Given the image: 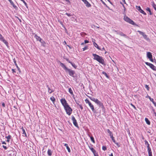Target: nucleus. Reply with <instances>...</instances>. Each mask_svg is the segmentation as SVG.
<instances>
[{
	"label": "nucleus",
	"instance_id": "1",
	"mask_svg": "<svg viewBox=\"0 0 156 156\" xmlns=\"http://www.w3.org/2000/svg\"><path fill=\"white\" fill-rule=\"evenodd\" d=\"M92 55L94 56L93 59L94 60H96L102 65H105V61L102 57L94 53L92 54Z\"/></svg>",
	"mask_w": 156,
	"mask_h": 156
},
{
	"label": "nucleus",
	"instance_id": "2",
	"mask_svg": "<svg viewBox=\"0 0 156 156\" xmlns=\"http://www.w3.org/2000/svg\"><path fill=\"white\" fill-rule=\"evenodd\" d=\"M60 66L62 67L63 69L65 70L66 72L68 71L69 73V75L73 77L74 74L75 73L74 71L71 69L68 68L63 63L60 62Z\"/></svg>",
	"mask_w": 156,
	"mask_h": 156
},
{
	"label": "nucleus",
	"instance_id": "3",
	"mask_svg": "<svg viewBox=\"0 0 156 156\" xmlns=\"http://www.w3.org/2000/svg\"><path fill=\"white\" fill-rule=\"evenodd\" d=\"M67 114L70 115L72 113L73 110L69 105L64 107Z\"/></svg>",
	"mask_w": 156,
	"mask_h": 156
},
{
	"label": "nucleus",
	"instance_id": "4",
	"mask_svg": "<svg viewBox=\"0 0 156 156\" xmlns=\"http://www.w3.org/2000/svg\"><path fill=\"white\" fill-rule=\"evenodd\" d=\"M85 101L86 103L88 104L89 106H90V108L91 109L92 112L94 113H96V111L94 108L93 105L91 104V103L87 99H86L85 100Z\"/></svg>",
	"mask_w": 156,
	"mask_h": 156
},
{
	"label": "nucleus",
	"instance_id": "5",
	"mask_svg": "<svg viewBox=\"0 0 156 156\" xmlns=\"http://www.w3.org/2000/svg\"><path fill=\"white\" fill-rule=\"evenodd\" d=\"M124 20L126 22L131 24L132 25L134 24V22L132 20L130 19L128 17L125 16H124Z\"/></svg>",
	"mask_w": 156,
	"mask_h": 156
},
{
	"label": "nucleus",
	"instance_id": "6",
	"mask_svg": "<svg viewBox=\"0 0 156 156\" xmlns=\"http://www.w3.org/2000/svg\"><path fill=\"white\" fill-rule=\"evenodd\" d=\"M137 32L139 33L141 35L143 36L144 39L146 40L147 41L149 40V39L147 37V36L145 34L144 32H143L140 30H138Z\"/></svg>",
	"mask_w": 156,
	"mask_h": 156
},
{
	"label": "nucleus",
	"instance_id": "7",
	"mask_svg": "<svg viewBox=\"0 0 156 156\" xmlns=\"http://www.w3.org/2000/svg\"><path fill=\"white\" fill-rule=\"evenodd\" d=\"M96 103L98 105L99 107H101L102 108L103 111H105V108L104 107L103 104L102 102H101L100 101L98 100V101H97V102H96Z\"/></svg>",
	"mask_w": 156,
	"mask_h": 156
},
{
	"label": "nucleus",
	"instance_id": "8",
	"mask_svg": "<svg viewBox=\"0 0 156 156\" xmlns=\"http://www.w3.org/2000/svg\"><path fill=\"white\" fill-rule=\"evenodd\" d=\"M60 101L64 107L68 105V104L67 103L66 100L64 98H62L60 100Z\"/></svg>",
	"mask_w": 156,
	"mask_h": 156
},
{
	"label": "nucleus",
	"instance_id": "9",
	"mask_svg": "<svg viewBox=\"0 0 156 156\" xmlns=\"http://www.w3.org/2000/svg\"><path fill=\"white\" fill-rule=\"evenodd\" d=\"M72 119L73 121V123L74 125L76 127H78V125L76 122V119L75 118L73 115L72 116Z\"/></svg>",
	"mask_w": 156,
	"mask_h": 156
},
{
	"label": "nucleus",
	"instance_id": "10",
	"mask_svg": "<svg viewBox=\"0 0 156 156\" xmlns=\"http://www.w3.org/2000/svg\"><path fill=\"white\" fill-rule=\"evenodd\" d=\"M81 0L84 2L87 7L89 8L91 6V4L87 0Z\"/></svg>",
	"mask_w": 156,
	"mask_h": 156
},
{
	"label": "nucleus",
	"instance_id": "11",
	"mask_svg": "<svg viewBox=\"0 0 156 156\" xmlns=\"http://www.w3.org/2000/svg\"><path fill=\"white\" fill-rule=\"evenodd\" d=\"M147 58L149 59L152 58V55L151 53L149 52H148L147 53Z\"/></svg>",
	"mask_w": 156,
	"mask_h": 156
},
{
	"label": "nucleus",
	"instance_id": "12",
	"mask_svg": "<svg viewBox=\"0 0 156 156\" xmlns=\"http://www.w3.org/2000/svg\"><path fill=\"white\" fill-rule=\"evenodd\" d=\"M119 34L121 36H123L126 38H128V37L126 35L124 34L123 32L120 31H119Z\"/></svg>",
	"mask_w": 156,
	"mask_h": 156
},
{
	"label": "nucleus",
	"instance_id": "13",
	"mask_svg": "<svg viewBox=\"0 0 156 156\" xmlns=\"http://www.w3.org/2000/svg\"><path fill=\"white\" fill-rule=\"evenodd\" d=\"M88 97L91 100L94 102L95 103H96V102H97L98 100L97 99H96L92 97H91L88 96Z\"/></svg>",
	"mask_w": 156,
	"mask_h": 156
},
{
	"label": "nucleus",
	"instance_id": "14",
	"mask_svg": "<svg viewBox=\"0 0 156 156\" xmlns=\"http://www.w3.org/2000/svg\"><path fill=\"white\" fill-rule=\"evenodd\" d=\"M21 129H22V131L23 132L22 134H23V136H25L26 137L27 136V135L26 133L25 132V129H24L23 127L22 126L21 128Z\"/></svg>",
	"mask_w": 156,
	"mask_h": 156
},
{
	"label": "nucleus",
	"instance_id": "15",
	"mask_svg": "<svg viewBox=\"0 0 156 156\" xmlns=\"http://www.w3.org/2000/svg\"><path fill=\"white\" fill-rule=\"evenodd\" d=\"M47 87H48V92L49 94H51L54 91L52 90H51L50 88V87L49 85H47Z\"/></svg>",
	"mask_w": 156,
	"mask_h": 156
},
{
	"label": "nucleus",
	"instance_id": "16",
	"mask_svg": "<svg viewBox=\"0 0 156 156\" xmlns=\"http://www.w3.org/2000/svg\"><path fill=\"white\" fill-rule=\"evenodd\" d=\"M8 1L10 2L11 4L13 6L14 8L16 9V8H17L16 6L14 5V3L12 0H9Z\"/></svg>",
	"mask_w": 156,
	"mask_h": 156
},
{
	"label": "nucleus",
	"instance_id": "17",
	"mask_svg": "<svg viewBox=\"0 0 156 156\" xmlns=\"http://www.w3.org/2000/svg\"><path fill=\"white\" fill-rule=\"evenodd\" d=\"M13 62L15 64V65L16 66V67L17 68L18 70H19V72H20L21 71L20 70V68L18 67L16 63V61L15 60V58L13 59Z\"/></svg>",
	"mask_w": 156,
	"mask_h": 156
},
{
	"label": "nucleus",
	"instance_id": "18",
	"mask_svg": "<svg viewBox=\"0 0 156 156\" xmlns=\"http://www.w3.org/2000/svg\"><path fill=\"white\" fill-rule=\"evenodd\" d=\"M34 37L36 38L37 41H39L40 42H41V41L42 40L41 38L40 37L38 36L36 34H35V35Z\"/></svg>",
	"mask_w": 156,
	"mask_h": 156
},
{
	"label": "nucleus",
	"instance_id": "19",
	"mask_svg": "<svg viewBox=\"0 0 156 156\" xmlns=\"http://www.w3.org/2000/svg\"><path fill=\"white\" fill-rule=\"evenodd\" d=\"M147 151L148 153V156H152V152L151 148L147 149Z\"/></svg>",
	"mask_w": 156,
	"mask_h": 156
},
{
	"label": "nucleus",
	"instance_id": "20",
	"mask_svg": "<svg viewBox=\"0 0 156 156\" xmlns=\"http://www.w3.org/2000/svg\"><path fill=\"white\" fill-rule=\"evenodd\" d=\"M64 145L66 146L69 152L70 153L71 152V150L69 147L68 145L67 144H65Z\"/></svg>",
	"mask_w": 156,
	"mask_h": 156
},
{
	"label": "nucleus",
	"instance_id": "21",
	"mask_svg": "<svg viewBox=\"0 0 156 156\" xmlns=\"http://www.w3.org/2000/svg\"><path fill=\"white\" fill-rule=\"evenodd\" d=\"M107 131L109 134L110 136H112H112H113L112 133L110 130L108 129L107 130Z\"/></svg>",
	"mask_w": 156,
	"mask_h": 156
},
{
	"label": "nucleus",
	"instance_id": "22",
	"mask_svg": "<svg viewBox=\"0 0 156 156\" xmlns=\"http://www.w3.org/2000/svg\"><path fill=\"white\" fill-rule=\"evenodd\" d=\"M90 149L91 150L93 154H95L96 152V151L94 150V149L92 147H89Z\"/></svg>",
	"mask_w": 156,
	"mask_h": 156
},
{
	"label": "nucleus",
	"instance_id": "23",
	"mask_svg": "<svg viewBox=\"0 0 156 156\" xmlns=\"http://www.w3.org/2000/svg\"><path fill=\"white\" fill-rule=\"evenodd\" d=\"M144 142H145V144L147 146V149H149V148H150V145H149V144L148 143V142H147V141L146 140H145L144 141Z\"/></svg>",
	"mask_w": 156,
	"mask_h": 156
},
{
	"label": "nucleus",
	"instance_id": "24",
	"mask_svg": "<svg viewBox=\"0 0 156 156\" xmlns=\"http://www.w3.org/2000/svg\"><path fill=\"white\" fill-rule=\"evenodd\" d=\"M47 154L49 156H51L52 154V151L50 149H48V151Z\"/></svg>",
	"mask_w": 156,
	"mask_h": 156
},
{
	"label": "nucleus",
	"instance_id": "25",
	"mask_svg": "<svg viewBox=\"0 0 156 156\" xmlns=\"http://www.w3.org/2000/svg\"><path fill=\"white\" fill-rule=\"evenodd\" d=\"M11 136L10 135H9L7 136H5V138L7 139V141L8 142H9L10 141V139L11 138Z\"/></svg>",
	"mask_w": 156,
	"mask_h": 156
},
{
	"label": "nucleus",
	"instance_id": "26",
	"mask_svg": "<svg viewBox=\"0 0 156 156\" xmlns=\"http://www.w3.org/2000/svg\"><path fill=\"white\" fill-rule=\"evenodd\" d=\"M154 71H156V67L153 65L151 64L150 67Z\"/></svg>",
	"mask_w": 156,
	"mask_h": 156
},
{
	"label": "nucleus",
	"instance_id": "27",
	"mask_svg": "<svg viewBox=\"0 0 156 156\" xmlns=\"http://www.w3.org/2000/svg\"><path fill=\"white\" fill-rule=\"evenodd\" d=\"M93 44L94 46L96 48L98 49L99 50H101V48L99 47L98 46V45L95 42H94L93 43Z\"/></svg>",
	"mask_w": 156,
	"mask_h": 156
},
{
	"label": "nucleus",
	"instance_id": "28",
	"mask_svg": "<svg viewBox=\"0 0 156 156\" xmlns=\"http://www.w3.org/2000/svg\"><path fill=\"white\" fill-rule=\"evenodd\" d=\"M145 120L148 125H150V122L147 118H145Z\"/></svg>",
	"mask_w": 156,
	"mask_h": 156
},
{
	"label": "nucleus",
	"instance_id": "29",
	"mask_svg": "<svg viewBox=\"0 0 156 156\" xmlns=\"http://www.w3.org/2000/svg\"><path fill=\"white\" fill-rule=\"evenodd\" d=\"M51 100L52 101L53 104H54V102L55 101V99L53 96H52L50 98Z\"/></svg>",
	"mask_w": 156,
	"mask_h": 156
},
{
	"label": "nucleus",
	"instance_id": "30",
	"mask_svg": "<svg viewBox=\"0 0 156 156\" xmlns=\"http://www.w3.org/2000/svg\"><path fill=\"white\" fill-rule=\"evenodd\" d=\"M88 136L90 137L91 140L94 143H95V141L94 137L92 136H90L89 134H88Z\"/></svg>",
	"mask_w": 156,
	"mask_h": 156
},
{
	"label": "nucleus",
	"instance_id": "31",
	"mask_svg": "<svg viewBox=\"0 0 156 156\" xmlns=\"http://www.w3.org/2000/svg\"><path fill=\"white\" fill-rule=\"evenodd\" d=\"M146 10H147V11L149 12V14L150 15H152V13L151 12V11L150 9L149 8L147 7L146 9Z\"/></svg>",
	"mask_w": 156,
	"mask_h": 156
},
{
	"label": "nucleus",
	"instance_id": "32",
	"mask_svg": "<svg viewBox=\"0 0 156 156\" xmlns=\"http://www.w3.org/2000/svg\"><path fill=\"white\" fill-rule=\"evenodd\" d=\"M69 92L72 95H73V90L71 88H69Z\"/></svg>",
	"mask_w": 156,
	"mask_h": 156
},
{
	"label": "nucleus",
	"instance_id": "33",
	"mask_svg": "<svg viewBox=\"0 0 156 156\" xmlns=\"http://www.w3.org/2000/svg\"><path fill=\"white\" fill-rule=\"evenodd\" d=\"M102 73V74H103L107 78H109V76L107 75V74L106 73V72H105L103 71Z\"/></svg>",
	"mask_w": 156,
	"mask_h": 156
},
{
	"label": "nucleus",
	"instance_id": "34",
	"mask_svg": "<svg viewBox=\"0 0 156 156\" xmlns=\"http://www.w3.org/2000/svg\"><path fill=\"white\" fill-rule=\"evenodd\" d=\"M72 66L75 69H76L77 66L75 65V64L72 62L70 63Z\"/></svg>",
	"mask_w": 156,
	"mask_h": 156
},
{
	"label": "nucleus",
	"instance_id": "35",
	"mask_svg": "<svg viewBox=\"0 0 156 156\" xmlns=\"http://www.w3.org/2000/svg\"><path fill=\"white\" fill-rule=\"evenodd\" d=\"M8 47V42L5 40H3V41H2Z\"/></svg>",
	"mask_w": 156,
	"mask_h": 156
},
{
	"label": "nucleus",
	"instance_id": "36",
	"mask_svg": "<svg viewBox=\"0 0 156 156\" xmlns=\"http://www.w3.org/2000/svg\"><path fill=\"white\" fill-rule=\"evenodd\" d=\"M136 9L138 10L139 11H140V10L141 9V7L140 6H136Z\"/></svg>",
	"mask_w": 156,
	"mask_h": 156
},
{
	"label": "nucleus",
	"instance_id": "37",
	"mask_svg": "<svg viewBox=\"0 0 156 156\" xmlns=\"http://www.w3.org/2000/svg\"><path fill=\"white\" fill-rule=\"evenodd\" d=\"M139 12L142 14H143L144 15H146V13L142 9H141Z\"/></svg>",
	"mask_w": 156,
	"mask_h": 156
},
{
	"label": "nucleus",
	"instance_id": "38",
	"mask_svg": "<svg viewBox=\"0 0 156 156\" xmlns=\"http://www.w3.org/2000/svg\"><path fill=\"white\" fill-rule=\"evenodd\" d=\"M152 5L156 11V5L154 3H153Z\"/></svg>",
	"mask_w": 156,
	"mask_h": 156
},
{
	"label": "nucleus",
	"instance_id": "39",
	"mask_svg": "<svg viewBox=\"0 0 156 156\" xmlns=\"http://www.w3.org/2000/svg\"><path fill=\"white\" fill-rule=\"evenodd\" d=\"M22 1L24 3V4L25 6L27 8H28V6H27V3H26V2L24 0H23V1Z\"/></svg>",
	"mask_w": 156,
	"mask_h": 156
},
{
	"label": "nucleus",
	"instance_id": "40",
	"mask_svg": "<svg viewBox=\"0 0 156 156\" xmlns=\"http://www.w3.org/2000/svg\"><path fill=\"white\" fill-rule=\"evenodd\" d=\"M0 40L1 41H3V40H4V37H2V35L0 34Z\"/></svg>",
	"mask_w": 156,
	"mask_h": 156
},
{
	"label": "nucleus",
	"instance_id": "41",
	"mask_svg": "<svg viewBox=\"0 0 156 156\" xmlns=\"http://www.w3.org/2000/svg\"><path fill=\"white\" fill-rule=\"evenodd\" d=\"M102 149L103 150L105 151L107 149V147L106 146H103L102 147Z\"/></svg>",
	"mask_w": 156,
	"mask_h": 156
},
{
	"label": "nucleus",
	"instance_id": "42",
	"mask_svg": "<svg viewBox=\"0 0 156 156\" xmlns=\"http://www.w3.org/2000/svg\"><path fill=\"white\" fill-rule=\"evenodd\" d=\"M80 35L82 37H83L86 35V34L82 32L80 33Z\"/></svg>",
	"mask_w": 156,
	"mask_h": 156
},
{
	"label": "nucleus",
	"instance_id": "43",
	"mask_svg": "<svg viewBox=\"0 0 156 156\" xmlns=\"http://www.w3.org/2000/svg\"><path fill=\"white\" fill-rule=\"evenodd\" d=\"M112 139V141L114 143H115V142H116L115 140L114 139V137L113 136H112H112L110 137Z\"/></svg>",
	"mask_w": 156,
	"mask_h": 156
},
{
	"label": "nucleus",
	"instance_id": "44",
	"mask_svg": "<svg viewBox=\"0 0 156 156\" xmlns=\"http://www.w3.org/2000/svg\"><path fill=\"white\" fill-rule=\"evenodd\" d=\"M145 63L146 65L149 66V67H150V66H151L152 64L151 63L148 62H145Z\"/></svg>",
	"mask_w": 156,
	"mask_h": 156
},
{
	"label": "nucleus",
	"instance_id": "45",
	"mask_svg": "<svg viewBox=\"0 0 156 156\" xmlns=\"http://www.w3.org/2000/svg\"><path fill=\"white\" fill-rule=\"evenodd\" d=\"M145 87L147 89V90H149V87H148V86L147 85H145Z\"/></svg>",
	"mask_w": 156,
	"mask_h": 156
},
{
	"label": "nucleus",
	"instance_id": "46",
	"mask_svg": "<svg viewBox=\"0 0 156 156\" xmlns=\"http://www.w3.org/2000/svg\"><path fill=\"white\" fill-rule=\"evenodd\" d=\"M88 49V47L87 46H85L84 48H83V51H84Z\"/></svg>",
	"mask_w": 156,
	"mask_h": 156
},
{
	"label": "nucleus",
	"instance_id": "47",
	"mask_svg": "<svg viewBox=\"0 0 156 156\" xmlns=\"http://www.w3.org/2000/svg\"><path fill=\"white\" fill-rule=\"evenodd\" d=\"M66 14L68 16H72V15L71 14L68 13H66Z\"/></svg>",
	"mask_w": 156,
	"mask_h": 156
},
{
	"label": "nucleus",
	"instance_id": "48",
	"mask_svg": "<svg viewBox=\"0 0 156 156\" xmlns=\"http://www.w3.org/2000/svg\"><path fill=\"white\" fill-rule=\"evenodd\" d=\"M79 107L81 108V111L83 109V107L82 106V105H79Z\"/></svg>",
	"mask_w": 156,
	"mask_h": 156
},
{
	"label": "nucleus",
	"instance_id": "49",
	"mask_svg": "<svg viewBox=\"0 0 156 156\" xmlns=\"http://www.w3.org/2000/svg\"><path fill=\"white\" fill-rule=\"evenodd\" d=\"M149 98L150 101H151V102H153V101H154L153 99L151 98L149 96Z\"/></svg>",
	"mask_w": 156,
	"mask_h": 156
},
{
	"label": "nucleus",
	"instance_id": "50",
	"mask_svg": "<svg viewBox=\"0 0 156 156\" xmlns=\"http://www.w3.org/2000/svg\"><path fill=\"white\" fill-rule=\"evenodd\" d=\"M114 143L118 147H120V145L119 144V143L115 142V143Z\"/></svg>",
	"mask_w": 156,
	"mask_h": 156
},
{
	"label": "nucleus",
	"instance_id": "51",
	"mask_svg": "<svg viewBox=\"0 0 156 156\" xmlns=\"http://www.w3.org/2000/svg\"><path fill=\"white\" fill-rule=\"evenodd\" d=\"M101 50L102 51H105V54H106V53H107V51H105V48L104 47H103L102 49H101Z\"/></svg>",
	"mask_w": 156,
	"mask_h": 156
},
{
	"label": "nucleus",
	"instance_id": "52",
	"mask_svg": "<svg viewBox=\"0 0 156 156\" xmlns=\"http://www.w3.org/2000/svg\"><path fill=\"white\" fill-rule=\"evenodd\" d=\"M2 147L5 150H6L7 148V147L6 146H4V145L2 146Z\"/></svg>",
	"mask_w": 156,
	"mask_h": 156
},
{
	"label": "nucleus",
	"instance_id": "53",
	"mask_svg": "<svg viewBox=\"0 0 156 156\" xmlns=\"http://www.w3.org/2000/svg\"><path fill=\"white\" fill-rule=\"evenodd\" d=\"M89 41L87 40H86L84 41V43L85 44L87 43H89Z\"/></svg>",
	"mask_w": 156,
	"mask_h": 156
},
{
	"label": "nucleus",
	"instance_id": "54",
	"mask_svg": "<svg viewBox=\"0 0 156 156\" xmlns=\"http://www.w3.org/2000/svg\"><path fill=\"white\" fill-rule=\"evenodd\" d=\"M2 106L4 107H5V105L4 102H3L2 103Z\"/></svg>",
	"mask_w": 156,
	"mask_h": 156
},
{
	"label": "nucleus",
	"instance_id": "55",
	"mask_svg": "<svg viewBox=\"0 0 156 156\" xmlns=\"http://www.w3.org/2000/svg\"><path fill=\"white\" fill-rule=\"evenodd\" d=\"M12 72L13 73H16V71H15V69H12Z\"/></svg>",
	"mask_w": 156,
	"mask_h": 156
},
{
	"label": "nucleus",
	"instance_id": "56",
	"mask_svg": "<svg viewBox=\"0 0 156 156\" xmlns=\"http://www.w3.org/2000/svg\"><path fill=\"white\" fill-rule=\"evenodd\" d=\"M66 60L70 63H71L72 62L70 61L68 59H66Z\"/></svg>",
	"mask_w": 156,
	"mask_h": 156
},
{
	"label": "nucleus",
	"instance_id": "57",
	"mask_svg": "<svg viewBox=\"0 0 156 156\" xmlns=\"http://www.w3.org/2000/svg\"><path fill=\"white\" fill-rule=\"evenodd\" d=\"M119 30H115L114 31L117 34H119Z\"/></svg>",
	"mask_w": 156,
	"mask_h": 156
},
{
	"label": "nucleus",
	"instance_id": "58",
	"mask_svg": "<svg viewBox=\"0 0 156 156\" xmlns=\"http://www.w3.org/2000/svg\"><path fill=\"white\" fill-rule=\"evenodd\" d=\"M16 17L17 18V19H18V20H19V21H20V22H22V21H21V20L20 19V18H18V17Z\"/></svg>",
	"mask_w": 156,
	"mask_h": 156
},
{
	"label": "nucleus",
	"instance_id": "59",
	"mask_svg": "<svg viewBox=\"0 0 156 156\" xmlns=\"http://www.w3.org/2000/svg\"><path fill=\"white\" fill-rule=\"evenodd\" d=\"M152 103L155 106H156V102H154V101H153Z\"/></svg>",
	"mask_w": 156,
	"mask_h": 156
},
{
	"label": "nucleus",
	"instance_id": "60",
	"mask_svg": "<svg viewBox=\"0 0 156 156\" xmlns=\"http://www.w3.org/2000/svg\"><path fill=\"white\" fill-rule=\"evenodd\" d=\"M2 144H6V143L5 142V141H2Z\"/></svg>",
	"mask_w": 156,
	"mask_h": 156
},
{
	"label": "nucleus",
	"instance_id": "61",
	"mask_svg": "<svg viewBox=\"0 0 156 156\" xmlns=\"http://www.w3.org/2000/svg\"><path fill=\"white\" fill-rule=\"evenodd\" d=\"M94 156H98V154H97V152H96V153L95 154H94Z\"/></svg>",
	"mask_w": 156,
	"mask_h": 156
},
{
	"label": "nucleus",
	"instance_id": "62",
	"mask_svg": "<svg viewBox=\"0 0 156 156\" xmlns=\"http://www.w3.org/2000/svg\"><path fill=\"white\" fill-rule=\"evenodd\" d=\"M152 62H154V60L152 58L149 59Z\"/></svg>",
	"mask_w": 156,
	"mask_h": 156
},
{
	"label": "nucleus",
	"instance_id": "63",
	"mask_svg": "<svg viewBox=\"0 0 156 156\" xmlns=\"http://www.w3.org/2000/svg\"><path fill=\"white\" fill-rule=\"evenodd\" d=\"M122 2L124 3V4H126V2H125V0H122Z\"/></svg>",
	"mask_w": 156,
	"mask_h": 156
},
{
	"label": "nucleus",
	"instance_id": "64",
	"mask_svg": "<svg viewBox=\"0 0 156 156\" xmlns=\"http://www.w3.org/2000/svg\"><path fill=\"white\" fill-rule=\"evenodd\" d=\"M42 44H45V42L44 41H41V42H40Z\"/></svg>",
	"mask_w": 156,
	"mask_h": 156
}]
</instances>
